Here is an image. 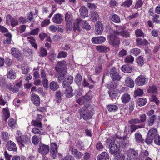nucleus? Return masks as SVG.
Returning <instances> with one entry per match:
<instances>
[{"mask_svg": "<svg viewBox=\"0 0 160 160\" xmlns=\"http://www.w3.org/2000/svg\"><path fill=\"white\" fill-rule=\"evenodd\" d=\"M118 140L116 138L111 137L106 141V144L109 145V152L112 154H115L119 150L120 145Z\"/></svg>", "mask_w": 160, "mask_h": 160, "instance_id": "f257e3e1", "label": "nucleus"}, {"mask_svg": "<svg viewBox=\"0 0 160 160\" xmlns=\"http://www.w3.org/2000/svg\"><path fill=\"white\" fill-rule=\"evenodd\" d=\"M15 136L19 145L23 147H25L27 144H29L31 143L30 139L26 135H22L21 132L19 130L17 131Z\"/></svg>", "mask_w": 160, "mask_h": 160, "instance_id": "f03ea898", "label": "nucleus"}, {"mask_svg": "<svg viewBox=\"0 0 160 160\" xmlns=\"http://www.w3.org/2000/svg\"><path fill=\"white\" fill-rule=\"evenodd\" d=\"M88 109H87L86 106L79 110L81 117L86 120L91 118L94 113V110L91 107H88Z\"/></svg>", "mask_w": 160, "mask_h": 160, "instance_id": "7ed1b4c3", "label": "nucleus"}, {"mask_svg": "<svg viewBox=\"0 0 160 160\" xmlns=\"http://www.w3.org/2000/svg\"><path fill=\"white\" fill-rule=\"evenodd\" d=\"M138 152L133 149H129L127 151V160H136L138 157Z\"/></svg>", "mask_w": 160, "mask_h": 160, "instance_id": "20e7f679", "label": "nucleus"}, {"mask_svg": "<svg viewBox=\"0 0 160 160\" xmlns=\"http://www.w3.org/2000/svg\"><path fill=\"white\" fill-rule=\"evenodd\" d=\"M110 74L111 77L113 80L119 81L122 78V77L119 75L117 70L114 67L111 68Z\"/></svg>", "mask_w": 160, "mask_h": 160, "instance_id": "39448f33", "label": "nucleus"}, {"mask_svg": "<svg viewBox=\"0 0 160 160\" xmlns=\"http://www.w3.org/2000/svg\"><path fill=\"white\" fill-rule=\"evenodd\" d=\"M109 43L110 44L113 45L114 47H118L120 43L119 39L116 36V34H114L113 33L111 34L108 38Z\"/></svg>", "mask_w": 160, "mask_h": 160, "instance_id": "423d86ee", "label": "nucleus"}, {"mask_svg": "<svg viewBox=\"0 0 160 160\" xmlns=\"http://www.w3.org/2000/svg\"><path fill=\"white\" fill-rule=\"evenodd\" d=\"M147 81L148 79L144 76L140 75L136 78L135 82L137 85L142 86L145 84Z\"/></svg>", "mask_w": 160, "mask_h": 160, "instance_id": "0eeeda50", "label": "nucleus"}, {"mask_svg": "<svg viewBox=\"0 0 160 160\" xmlns=\"http://www.w3.org/2000/svg\"><path fill=\"white\" fill-rule=\"evenodd\" d=\"M49 150V146L48 145L42 144L40 145L38 149L39 152L43 155H45L48 154Z\"/></svg>", "mask_w": 160, "mask_h": 160, "instance_id": "6e6552de", "label": "nucleus"}, {"mask_svg": "<svg viewBox=\"0 0 160 160\" xmlns=\"http://www.w3.org/2000/svg\"><path fill=\"white\" fill-rule=\"evenodd\" d=\"M103 30V25L99 21L97 22L95 25V33L97 35L101 34Z\"/></svg>", "mask_w": 160, "mask_h": 160, "instance_id": "1a4fd4ad", "label": "nucleus"}, {"mask_svg": "<svg viewBox=\"0 0 160 160\" xmlns=\"http://www.w3.org/2000/svg\"><path fill=\"white\" fill-rule=\"evenodd\" d=\"M6 22L7 23H11V25L12 27H15L18 24V22L15 18H13L10 14L8 15L6 17Z\"/></svg>", "mask_w": 160, "mask_h": 160, "instance_id": "9d476101", "label": "nucleus"}, {"mask_svg": "<svg viewBox=\"0 0 160 160\" xmlns=\"http://www.w3.org/2000/svg\"><path fill=\"white\" fill-rule=\"evenodd\" d=\"M79 12L80 17L82 18L88 17V11L87 8L84 6H82L80 8Z\"/></svg>", "mask_w": 160, "mask_h": 160, "instance_id": "9b49d317", "label": "nucleus"}, {"mask_svg": "<svg viewBox=\"0 0 160 160\" xmlns=\"http://www.w3.org/2000/svg\"><path fill=\"white\" fill-rule=\"evenodd\" d=\"M106 41V38L104 37H97L93 38L92 41L94 44H101L103 43Z\"/></svg>", "mask_w": 160, "mask_h": 160, "instance_id": "f8f14e48", "label": "nucleus"}, {"mask_svg": "<svg viewBox=\"0 0 160 160\" xmlns=\"http://www.w3.org/2000/svg\"><path fill=\"white\" fill-rule=\"evenodd\" d=\"M55 69L58 72H60L62 70H66L65 62L62 61L58 62L57 66L55 67Z\"/></svg>", "mask_w": 160, "mask_h": 160, "instance_id": "ddd939ff", "label": "nucleus"}, {"mask_svg": "<svg viewBox=\"0 0 160 160\" xmlns=\"http://www.w3.org/2000/svg\"><path fill=\"white\" fill-rule=\"evenodd\" d=\"M63 20V16L59 13L54 15L52 18V22L58 24H61Z\"/></svg>", "mask_w": 160, "mask_h": 160, "instance_id": "4468645a", "label": "nucleus"}, {"mask_svg": "<svg viewBox=\"0 0 160 160\" xmlns=\"http://www.w3.org/2000/svg\"><path fill=\"white\" fill-rule=\"evenodd\" d=\"M51 148L50 152L51 155L52 156L53 158L54 159L57 153L58 147L57 145L55 143H52L51 144Z\"/></svg>", "mask_w": 160, "mask_h": 160, "instance_id": "2eb2a0df", "label": "nucleus"}, {"mask_svg": "<svg viewBox=\"0 0 160 160\" xmlns=\"http://www.w3.org/2000/svg\"><path fill=\"white\" fill-rule=\"evenodd\" d=\"M31 100L33 103L36 106H38L40 103L39 97L37 95L32 93L31 96Z\"/></svg>", "mask_w": 160, "mask_h": 160, "instance_id": "dca6fc26", "label": "nucleus"}, {"mask_svg": "<svg viewBox=\"0 0 160 160\" xmlns=\"http://www.w3.org/2000/svg\"><path fill=\"white\" fill-rule=\"evenodd\" d=\"M11 52L12 55L17 59H18L22 56L21 53L20 52L19 50L16 48H12L11 50Z\"/></svg>", "mask_w": 160, "mask_h": 160, "instance_id": "f3484780", "label": "nucleus"}, {"mask_svg": "<svg viewBox=\"0 0 160 160\" xmlns=\"http://www.w3.org/2000/svg\"><path fill=\"white\" fill-rule=\"evenodd\" d=\"M109 19L110 21L117 23H119L121 22L119 16L115 13H112L110 15Z\"/></svg>", "mask_w": 160, "mask_h": 160, "instance_id": "a211bd4d", "label": "nucleus"}, {"mask_svg": "<svg viewBox=\"0 0 160 160\" xmlns=\"http://www.w3.org/2000/svg\"><path fill=\"white\" fill-rule=\"evenodd\" d=\"M7 78L11 80L15 79L16 78V73L14 70L11 69L7 72Z\"/></svg>", "mask_w": 160, "mask_h": 160, "instance_id": "6ab92c4d", "label": "nucleus"}, {"mask_svg": "<svg viewBox=\"0 0 160 160\" xmlns=\"http://www.w3.org/2000/svg\"><path fill=\"white\" fill-rule=\"evenodd\" d=\"M7 148L9 151H16L17 150V147L15 144L12 141H10L7 142Z\"/></svg>", "mask_w": 160, "mask_h": 160, "instance_id": "aec40b11", "label": "nucleus"}, {"mask_svg": "<svg viewBox=\"0 0 160 160\" xmlns=\"http://www.w3.org/2000/svg\"><path fill=\"white\" fill-rule=\"evenodd\" d=\"M64 94L67 98H70L73 96V90L71 87L68 86L66 88Z\"/></svg>", "mask_w": 160, "mask_h": 160, "instance_id": "412c9836", "label": "nucleus"}, {"mask_svg": "<svg viewBox=\"0 0 160 160\" xmlns=\"http://www.w3.org/2000/svg\"><path fill=\"white\" fill-rule=\"evenodd\" d=\"M96 49L99 52H108L110 50L109 48L106 47L105 46L99 45L96 46Z\"/></svg>", "mask_w": 160, "mask_h": 160, "instance_id": "4be33fe9", "label": "nucleus"}, {"mask_svg": "<svg viewBox=\"0 0 160 160\" xmlns=\"http://www.w3.org/2000/svg\"><path fill=\"white\" fill-rule=\"evenodd\" d=\"M73 78L71 76H68L66 78L62 83V86L63 87L69 85L73 82Z\"/></svg>", "mask_w": 160, "mask_h": 160, "instance_id": "5701e85b", "label": "nucleus"}, {"mask_svg": "<svg viewBox=\"0 0 160 160\" xmlns=\"http://www.w3.org/2000/svg\"><path fill=\"white\" fill-rule=\"evenodd\" d=\"M121 99L122 103L125 104L130 101L131 99V97L129 94L125 93L122 96Z\"/></svg>", "mask_w": 160, "mask_h": 160, "instance_id": "b1692460", "label": "nucleus"}, {"mask_svg": "<svg viewBox=\"0 0 160 160\" xmlns=\"http://www.w3.org/2000/svg\"><path fill=\"white\" fill-rule=\"evenodd\" d=\"M90 99V97L88 94L86 95L82 98H79L77 100V102L79 104H82L89 101Z\"/></svg>", "mask_w": 160, "mask_h": 160, "instance_id": "393cba45", "label": "nucleus"}, {"mask_svg": "<svg viewBox=\"0 0 160 160\" xmlns=\"http://www.w3.org/2000/svg\"><path fill=\"white\" fill-rule=\"evenodd\" d=\"M49 87L51 90L55 91L58 89L59 86L57 82L52 81L49 83Z\"/></svg>", "mask_w": 160, "mask_h": 160, "instance_id": "a878e982", "label": "nucleus"}, {"mask_svg": "<svg viewBox=\"0 0 160 160\" xmlns=\"http://www.w3.org/2000/svg\"><path fill=\"white\" fill-rule=\"evenodd\" d=\"M109 158L108 154L106 152H102L97 157L98 160H108Z\"/></svg>", "mask_w": 160, "mask_h": 160, "instance_id": "bb28decb", "label": "nucleus"}, {"mask_svg": "<svg viewBox=\"0 0 160 160\" xmlns=\"http://www.w3.org/2000/svg\"><path fill=\"white\" fill-rule=\"evenodd\" d=\"M2 112L4 117V120L5 121H6L9 118L10 115L8 107H7L5 108H3L2 110Z\"/></svg>", "mask_w": 160, "mask_h": 160, "instance_id": "cd10ccee", "label": "nucleus"}, {"mask_svg": "<svg viewBox=\"0 0 160 160\" xmlns=\"http://www.w3.org/2000/svg\"><path fill=\"white\" fill-rule=\"evenodd\" d=\"M125 83L127 86L129 87L132 88L134 86V81L129 77H126L125 79Z\"/></svg>", "mask_w": 160, "mask_h": 160, "instance_id": "c85d7f7f", "label": "nucleus"}, {"mask_svg": "<svg viewBox=\"0 0 160 160\" xmlns=\"http://www.w3.org/2000/svg\"><path fill=\"white\" fill-rule=\"evenodd\" d=\"M122 71L125 73H130L132 70V67L128 65H124L121 68Z\"/></svg>", "mask_w": 160, "mask_h": 160, "instance_id": "c756f323", "label": "nucleus"}, {"mask_svg": "<svg viewBox=\"0 0 160 160\" xmlns=\"http://www.w3.org/2000/svg\"><path fill=\"white\" fill-rule=\"evenodd\" d=\"M58 72L59 74L58 77V80L60 82L67 75V73L66 70H62L60 72Z\"/></svg>", "mask_w": 160, "mask_h": 160, "instance_id": "7c9ffc66", "label": "nucleus"}, {"mask_svg": "<svg viewBox=\"0 0 160 160\" xmlns=\"http://www.w3.org/2000/svg\"><path fill=\"white\" fill-rule=\"evenodd\" d=\"M32 132L35 134H38L40 135H42L44 134V132L42 128L37 127L34 128L32 130Z\"/></svg>", "mask_w": 160, "mask_h": 160, "instance_id": "2f4dec72", "label": "nucleus"}, {"mask_svg": "<svg viewBox=\"0 0 160 160\" xmlns=\"http://www.w3.org/2000/svg\"><path fill=\"white\" fill-rule=\"evenodd\" d=\"M108 93L112 100L116 98L118 94V91L113 89L110 90Z\"/></svg>", "mask_w": 160, "mask_h": 160, "instance_id": "473e14b6", "label": "nucleus"}, {"mask_svg": "<svg viewBox=\"0 0 160 160\" xmlns=\"http://www.w3.org/2000/svg\"><path fill=\"white\" fill-rule=\"evenodd\" d=\"M81 26L82 28L87 30H89L91 28L90 26L87 21L84 20L81 21Z\"/></svg>", "mask_w": 160, "mask_h": 160, "instance_id": "72a5a7b5", "label": "nucleus"}, {"mask_svg": "<svg viewBox=\"0 0 160 160\" xmlns=\"http://www.w3.org/2000/svg\"><path fill=\"white\" fill-rule=\"evenodd\" d=\"M81 19L78 18L74 21L73 30L75 31L77 30L79 31V25L80 24H81Z\"/></svg>", "mask_w": 160, "mask_h": 160, "instance_id": "f704fd0d", "label": "nucleus"}, {"mask_svg": "<svg viewBox=\"0 0 160 160\" xmlns=\"http://www.w3.org/2000/svg\"><path fill=\"white\" fill-rule=\"evenodd\" d=\"M117 33V35H121V36L127 38L129 37L130 34L129 32L126 31H116L115 32Z\"/></svg>", "mask_w": 160, "mask_h": 160, "instance_id": "c9c22d12", "label": "nucleus"}, {"mask_svg": "<svg viewBox=\"0 0 160 160\" xmlns=\"http://www.w3.org/2000/svg\"><path fill=\"white\" fill-rule=\"evenodd\" d=\"M91 13V19L92 21L95 22L99 19V16L97 12L93 11H92Z\"/></svg>", "mask_w": 160, "mask_h": 160, "instance_id": "e433bc0d", "label": "nucleus"}, {"mask_svg": "<svg viewBox=\"0 0 160 160\" xmlns=\"http://www.w3.org/2000/svg\"><path fill=\"white\" fill-rule=\"evenodd\" d=\"M21 85V83L16 84L15 86L13 87H11L9 88V90L14 92H17L19 91V88L20 87Z\"/></svg>", "mask_w": 160, "mask_h": 160, "instance_id": "4c0bfd02", "label": "nucleus"}, {"mask_svg": "<svg viewBox=\"0 0 160 160\" xmlns=\"http://www.w3.org/2000/svg\"><path fill=\"white\" fill-rule=\"evenodd\" d=\"M73 17L70 13L67 12L65 14V20L66 22H72Z\"/></svg>", "mask_w": 160, "mask_h": 160, "instance_id": "58836bf2", "label": "nucleus"}, {"mask_svg": "<svg viewBox=\"0 0 160 160\" xmlns=\"http://www.w3.org/2000/svg\"><path fill=\"white\" fill-rule=\"evenodd\" d=\"M136 41L138 45H145L148 44V41L147 40L140 38H137Z\"/></svg>", "mask_w": 160, "mask_h": 160, "instance_id": "ea45409f", "label": "nucleus"}, {"mask_svg": "<svg viewBox=\"0 0 160 160\" xmlns=\"http://www.w3.org/2000/svg\"><path fill=\"white\" fill-rule=\"evenodd\" d=\"M135 138L136 141L138 143H142L143 141L141 135L138 133H136L135 134Z\"/></svg>", "mask_w": 160, "mask_h": 160, "instance_id": "a19ab883", "label": "nucleus"}, {"mask_svg": "<svg viewBox=\"0 0 160 160\" xmlns=\"http://www.w3.org/2000/svg\"><path fill=\"white\" fill-rule=\"evenodd\" d=\"M157 129L155 128H152L150 129L148 132V134L151 136L155 138L156 137V136H158V135L157 133Z\"/></svg>", "mask_w": 160, "mask_h": 160, "instance_id": "79ce46f5", "label": "nucleus"}, {"mask_svg": "<svg viewBox=\"0 0 160 160\" xmlns=\"http://www.w3.org/2000/svg\"><path fill=\"white\" fill-rule=\"evenodd\" d=\"M132 0H128L123 2L121 5L122 6L125 8H128L132 4Z\"/></svg>", "mask_w": 160, "mask_h": 160, "instance_id": "37998d69", "label": "nucleus"}, {"mask_svg": "<svg viewBox=\"0 0 160 160\" xmlns=\"http://www.w3.org/2000/svg\"><path fill=\"white\" fill-rule=\"evenodd\" d=\"M134 60V58L132 56L130 55L127 56L124 59L125 63H132Z\"/></svg>", "mask_w": 160, "mask_h": 160, "instance_id": "c03bdc74", "label": "nucleus"}, {"mask_svg": "<svg viewBox=\"0 0 160 160\" xmlns=\"http://www.w3.org/2000/svg\"><path fill=\"white\" fill-rule=\"evenodd\" d=\"M147 102V100L144 98H140L138 100V104L139 106H142L145 105Z\"/></svg>", "mask_w": 160, "mask_h": 160, "instance_id": "a18cd8bd", "label": "nucleus"}, {"mask_svg": "<svg viewBox=\"0 0 160 160\" xmlns=\"http://www.w3.org/2000/svg\"><path fill=\"white\" fill-rule=\"evenodd\" d=\"M157 89L156 86L154 85H152L149 86V88L148 89V92L149 93H155L157 92Z\"/></svg>", "mask_w": 160, "mask_h": 160, "instance_id": "49530a36", "label": "nucleus"}, {"mask_svg": "<svg viewBox=\"0 0 160 160\" xmlns=\"http://www.w3.org/2000/svg\"><path fill=\"white\" fill-rule=\"evenodd\" d=\"M31 124L32 125L36 126V127L40 128H42V123L39 121L32 120Z\"/></svg>", "mask_w": 160, "mask_h": 160, "instance_id": "de8ad7c7", "label": "nucleus"}, {"mask_svg": "<svg viewBox=\"0 0 160 160\" xmlns=\"http://www.w3.org/2000/svg\"><path fill=\"white\" fill-rule=\"evenodd\" d=\"M48 55L47 51L46 49L42 47H41L40 48V51L39 52V56L43 57L47 56Z\"/></svg>", "mask_w": 160, "mask_h": 160, "instance_id": "09e8293b", "label": "nucleus"}, {"mask_svg": "<svg viewBox=\"0 0 160 160\" xmlns=\"http://www.w3.org/2000/svg\"><path fill=\"white\" fill-rule=\"evenodd\" d=\"M156 118L155 115H153L150 117L148 119V124L149 126H151L153 124L154 120Z\"/></svg>", "mask_w": 160, "mask_h": 160, "instance_id": "8fccbe9b", "label": "nucleus"}, {"mask_svg": "<svg viewBox=\"0 0 160 160\" xmlns=\"http://www.w3.org/2000/svg\"><path fill=\"white\" fill-rule=\"evenodd\" d=\"M63 95V92L60 91H58L56 92V97L57 99V102H59V101L61 99V97Z\"/></svg>", "mask_w": 160, "mask_h": 160, "instance_id": "3c124183", "label": "nucleus"}, {"mask_svg": "<svg viewBox=\"0 0 160 160\" xmlns=\"http://www.w3.org/2000/svg\"><path fill=\"white\" fill-rule=\"evenodd\" d=\"M130 52L132 54L137 56L140 53V50L138 48H134L130 50Z\"/></svg>", "mask_w": 160, "mask_h": 160, "instance_id": "603ef678", "label": "nucleus"}, {"mask_svg": "<svg viewBox=\"0 0 160 160\" xmlns=\"http://www.w3.org/2000/svg\"><path fill=\"white\" fill-rule=\"evenodd\" d=\"M143 90L141 89L138 88L134 92V95L135 96H140L143 94Z\"/></svg>", "mask_w": 160, "mask_h": 160, "instance_id": "864d4df0", "label": "nucleus"}, {"mask_svg": "<svg viewBox=\"0 0 160 160\" xmlns=\"http://www.w3.org/2000/svg\"><path fill=\"white\" fill-rule=\"evenodd\" d=\"M67 55L68 53L67 52L63 51H61L58 53L57 57L58 58H64L67 56Z\"/></svg>", "mask_w": 160, "mask_h": 160, "instance_id": "5fc2aeb1", "label": "nucleus"}, {"mask_svg": "<svg viewBox=\"0 0 160 160\" xmlns=\"http://www.w3.org/2000/svg\"><path fill=\"white\" fill-rule=\"evenodd\" d=\"M116 28V30L113 32V33L114 34L117 35V33L115 32L116 31H123L125 29L124 27H122L120 26L116 25L115 26Z\"/></svg>", "mask_w": 160, "mask_h": 160, "instance_id": "6e6d98bb", "label": "nucleus"}, {"mask_svg": "<svg viewBox=\"0 0 160 160\" xmlns=\"http://www.w3.org/2000/svg\"><path fill=\"white\" fill-rule=\"evenodd\" d=\"M16 123L15 120L12 118H10L8 121V124L9 127L13 128L14 127Z\"/></svg>", "mask_w": 160, "mask_h": 160, "instance_id": "4d7b16f0", "label": "nucleus"}, {"mask_svg": "<svg viewBox=\"0 0 160 160\" xmlns=\"http://www.w3.org/2000/svg\"><path fill=\"white\" fill-rule=\"evenodd\" d=\"M108 108L110 111H115L118 109V107L115 105H110L108 106Z\"/></svg>", "mask_w": 160, "mask_h": 160, "instance_id": "13d9d810", "label": "nucleus"}, {"mask_svg": "<svg viewBox=\"0 0 160 160\" xmlns=\"http://www.w3.org/2000/svg\"><path fill=\"white\" fill-rule=\"evenodd\" d=\"M135 34L137 37H141L144 36L143 32L140 29H138L135 30Z\"/></svg>", "mask_w": 160, "mask_h": 160, "instance_id": "bf43d9fd", "label": "nucleus"}, {"mask_svg": "<svg viewBox=\"0 0 160 160\" xmlns=\"http://www.w3.org/2000/svg\"><path fill=\"white\" fill-rule=\"evenodd\" d=\"M39 28H37L35 29H33L30 31L28 33L30 35H37L39 31Z\"/></svg>", "mask_w": 160, "mask_h": 160, "instance_id": "052dcab7", "label": "nucleus"}, {"mask_svg": "<svg viewBox=\"0 0 160 160\" xmlns=\"http://www.w3.org/2000/svg\"><path fill=\"white\" fill-rule=\"evenodd\" d=\"M153 138L154 139V137H152V136L147 134V138L146 139L145 142L147 144H150L152 142Z\"/></svg>", "mask_w": 160, "mask_h": 160, "instance_id": "680f3d73", "label": "nucleus"}, {"mask_svg": "<svg viewBox=\"0 0 160 160\" xmlns=\"http://www.w3.org/2000/svg\"><path fill=\"white\" fill-rule=\"evenodd\" d=\"M152 20L153 22L157 23H160V16L155 15L153 17Z\"/></svg>", "mask_w": 160, "mask_h": 160, "instance_id": "e2e57ef3", "label": "nucleus"}, {"mask_svg": "<svg viewBox=\"0 0 160 160\" xmlns=\"http://www.w3.org/2000/svg\"><path fill=\"white\" fill-rule=\"evenodd\" d=\"M142 125H132L131 126V132H133L134 131L136 130L138 128H142Z\"/></svg>", "mask_w": 160, "mask_h": 160, "instance_id": "0e129e2a", "label": "nucleus"}, {"mask_svg": "<svg viewBox=\"0 0 160 160\" xmlns=\"http://www.w3.org/2000/svg\"><path fill=\"white\" fill-rule=\"evenodd\" d=\"M8 38H7L4 41V43L5 44H9L11 42V39L12 36L11 33H8L7 34Z\"/></svg>", "mask_w": 160, "mask_h": 160, "instance_id": "69168bd1", "label": "nucleus"}, {"mask_svg": "<svg viewBox=\"0 0 160 160\" xmlns=\"http://www.w3.org/2000/svg\"><path fill=\"white\" fill-rule=\"evenodd\" d=\"M82 80V77L81 75L79 74H77L76 76L75 81L77 84L80 82Z\"/></svg>", "mask_w": 160, "mask_h": 160, "instance_id": "338daca9", "label": "nucleus"}, {"mask_svg": "<svg viewBox=\"0 0 160 160\" xmlns=\"http://www.w3.org/2000/svg\"><path fill=\"white\" fill-rule=\"evenodd\" d=\"M83 155L82 153L79 152L78 150L74 154L75 157L78 159H79L82 158Z\"/></svg>", "mask_w": 160, "mask_h": 160, "instance_id": "774afa93", "label": "nucleus"}]
</instances>
